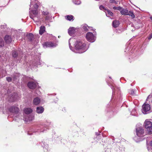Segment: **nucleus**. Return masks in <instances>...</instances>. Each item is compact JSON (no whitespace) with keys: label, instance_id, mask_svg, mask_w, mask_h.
<instances>
[{"label":"nucleus","instance_id":"1","mask_svg":"<svg viewBox=\"0 0 152 152\" xmlns=\"http://www.w3.org/2000/svg\"><path fill=\"white\" fill-rule=\"evenodd\" d=\"M75 48L76 50H79V53H83L85 52L87 50V48L86 47V44L83 41L80 40H77Z\"/></svg>","mask_w":152,"mask_h":152},{"label":"nucleus","instance_id":"2","mask_svg":"<svg viewBox=\"0 0 152 152\" xmlns=\"http://www.w3.org/2000/svg\"><path fill=\"white\" fill-rule=\"evenodd\" d=\"M145 127L149 134H152V123L149 121H145Z\"/></svg>","mask_w":152,"mask_h":152},{"label":"nucleus","instance_id":"3","mask_svg":"<svg viewBox=\"0 0 152 152\" xmlns=\"http://www.w3.org/2000/svg\"><path fill=\"white\" fill-rule=\"evenodd\" d=\"M86 37L87 40L91 42H93L95 40V37L91 32H88L86 34Z\"/></svg>","mask_w":152,"mask_h":152},{"label":"nucleus","instance_id":"4","mask_svg":"<svg viewBox=\"0 0 152 152\" xmlns=\"http://www.w3.org/2000/svg\"><path fill=\"white\" fill-rule=\"evenodd\" d=\"M151 109L150 105L148 104H144L142 106V112L144 114H146L149 113Z\"/></svg>","mask_w":152,"mask_h":152},{"label":"nucleus","instance_id":"5","mask_svg":"<svg viewBox=\"0 0 152 152\" xmlns=\"http://www.w3.org/2000/svg\"><path fill=\"white\" fill-rule=\"evenodd\" d=\"M137 135L139 137L143 136L144 135L143 129L141 126H137L136 129Z\"/></svg>","mask_w":152,"mask_h":152},{"label":"nucleus","instance_id":"6","mask_svg":"<svg viewBox=\"0 0 152 152\" xmlns=\"http://www.w3.org/2000/svg\"><path fill=\"white\" fill-rule=\"evenodd\" d=\"M38 12L37 10H33L31 11L30 17L34 20H35V19L36 18L38 15Z\"/></svg>","mask_w":152,"mask_h":152},{"label":"nucleus","instance_id":"7","mask_svg":"<svg viewBox=\"0 0 152 152\" xmlns=\"http://www.w3.org/2000/svg\"><path fill=\"white\" fill-rule=\"evenodd\" d=\"M31 6H33L35 10H37L38 8V1L36 0H31Z\"/></svg>","mask_w":152,"mask_h":152},{"label":"nucleus","instance_id":"8","mask_svg":"<svg viewBox=\"0 0 152 152\" xmlns=\"http://www.w3.org/2000/svg\"><path fill=\"white\" fill-rule=\"evenodd\" d=\"M44 46H46L48 47H53L56 46V44L51 42H48L45 43L43 45Z\"/></svg>","mask_w":152,"mask_h":152},{"label":"nucleus","instance_id":"9","mask_svg":"<svg viewBox=\"0 0 152 152\" xmlns=\"http://www.w3.org/2000/svg\"><path fill=\"white\" fill-rule=\"evenodd\" d=\"M27 86L30 88L34 89L36 87L37 84L34 82L31 81L28 83Z\"/></svg>","mask_w":152,"mask_h":152},{"label":"nucleus","instance_id":"10","mask_svg":"<svg viewBox=\"0 0 152 152\" xmlns=\"http://www.w3.org/2000/svg\"><path fill=\"white\" fill-rule=\"evenodd\" d=\"M19 111V109L17 107H12L10 108V112H12L15 114L18 113Z\"/></svg>","mask_w":152,"mask_h":152},{"label":"nucleus","instance_id":"11","mask_svg":"<svg viewBox=\"0 0 152 152\" xmlns=\"http://www.w3.org/2000/svg\"><path fill=\"white\" fill-rule=\"evenodd\" d=\"M18 97V95L17 94L14 93L12 95L11 97H10V101L14 102L16 101Z\"/></svg>","mask_w":152,"mask_h":152},{"label":"nucleus","instance_id":"12","mask_svg":"<svg viewBox=\"0 0 152 152\" xmlns=\"http://www.w3.org/2000/svg\"><path fill=\"white\" fill-rule=\"evenodd\" d=\"M75 32V29L74 27L70 28L68 31L69 34L71 36L73 35Z\"/></svg>","mask_w":152,"mask_h":152},{"label":"nucleus","instance_id":"13","mask_svg":"<svg viewBox=\"0 0 152 152\" xmlns=\"http://www.w3.org/2000/svg\"><path fill=\"white\" fill-rule=\"evenodd\" d=\"M44 110V108L42 107H37V108L36 112L38 113H42Z\"/></svg>","mask_w":152,"mask_h":152},{"label":"nucleus","instance_id":"14","mask_svg":"<svg viewBox=\"0 0 152 152\" xmlns=\"http://www.w3.org/2000/svg\"><path fill=\"white\" fill-rule=\"evenodd\" d=\"M129 10L126 9H122L121 10L120 12L122 15H128Z\"/></svg>","mask_w":152,"mask_h":152},{"label":"nucleus","instance_id":"15","mask_svg":"<svg viewBox=\"0 0 152 152\" xmlns=\"http://www.w3.org/2000/svg\"><path fill=\"white\" fill-rule=\"evenodd\" d=\"M119 25V22L116 20H114L112 23L113 26L114 28H116L118 27Z\"/></svg>","mask_w":152,"mask_h":152},{"label":"nucleus","instance_id":"16","mask_svg":"<svg viewBox=\"0 0 152 152\" xmlns=\"http://www.w3.org/2000/svg\"><path fill=\"white\" fill-rule=\"evenodd\" d=\"M109 4L108 5V7L109 8H110L111 5L110 4H118V1H116L115 0H109Z\"/></svg>","mask_w":152,"mask_h":152},{"label":"nucleus","instance_id":"17","mask_svg":"<svg viewBox=\"0 0 152 152\" xmlns=\"http://www.w3.org/2000/svg\"><path fill=\"white\" fill-rule=\"evenodd\" d=\"M82 28L83 29L86 31H89L88 28L90 29V30H92V27L88 26L87 24L84 25L83 26Z\"/></svg>","mask_w":152,"mask_h":152},{"label":"nucleus","instance_id":"18","mask_svg":"<svg viewBox=\"0 0 152 152\" xmlns=\"http://www.w3.org/2000/svg\"><path fill=\"white\" fill-rule=\"evenodd\" d=\"M27 37L30 41H32L34 39V36L32 33H29L27 34Z\"/></svg>","mask_w":152,"mask_h":152},{"label":"nucleus","instance_id":"19","mask_svg":"<svg viewBox=\"0 0 152 152\" xmlns=\"http://www.w3.org/2000/svg\"><path fill=\"white\" fill-rule=\"evenodd\" d=\"M40 102V99L38 97L35 98L33 101V103L35 105H37Z\"/></svg>","mask_w":152,"mask_h":152},{"label":"nucleus","instance_id":"20","mask_svg":"<svg viewBox=\"0 0 152 152\" xmlns=\"http://www.w3.org/2000/svg\"><path fill=\"white\" fill-rule=\"evenodd\" d=\"M24 112L25 113L28 114L32 112V110L30 108H27L24 109Z\"/></svg>","mask_w":152,"mask_h":152},{"label":"nucleus","instance_id":"21","mask_svg":"<svg viewBox=\"0 0 152 152\" xmlns=\"http://www.w3.org/2000/svg\"><path fill=\"white\" fill-rule=\"evenodd\" d=\"M45 27L44 26H41L40 27V29L39 31V34L40 35H42L45 31Z\"/></svg>","mask_w":152,"mask_h":152},{"label":"nucleus","instance_id":"22","mask_svg":"<svg viewBox=\"0 0 152 152\" xmlns=\"http://www.w3.org/2000/svg\"><path fill=\"white\" fill-rule=\"evenodd\" d=\"M65 18L67 20L72 21L73 20V17L72 15H68L65 17Z\"/></svg>","mask_w":152,"mask_h":152},{"label":"nucleus","instance_id":"23","mask_svg":"<svg viewBox=\"0 0 152 152\" xmlns=\"http://www.w3.org/2000/svg\"><path fill=\"white\" fill-rule=\"evenodd\" d=\"M105 12L107 16L108 15L109 16L110 15L112 16L113 15V13L111 11L107 9L106 10Z\"/></svg>","mask_w":152,"mask_h":152},{"label":"nucleus","instance_id":"24","mask_svg":"<svg viewBox=\"0 0 152 152\" xmlns=\"http://www.w3.org/2000/svg\"><path fill=\"white\" fill-rule=\"evenodd\" d=\"M128 15L131 16L132 18H135V16L133 12L131 11H128Z\"/></svg>","mask_w":152,"mask_h":152},{"label":"nucleus","instance_id":"25","mask_svg":"<svg viewBox=\"0 0 152 152\" xmlns=\"http://www.w3.org/2000/svg\"><path fill=\"white\" fill-rule=\"evenodd\" d=\"M4 39L6 43H9L10 42V36L6 35L4 37Z\"/></svg>","mask_w":152,"mask_h":152},{"label":"nucleus","instance_id":"26","mask_svg":"<svg viewBox=\"0 0 152 152\" xmlns=\"http://www.w3.org/2000/svg\"><path fill=\"white\" fill-rule=\"evenodd\" d=\"M12 56L14 58H16L18 56V53L16 51H13L12 53Z\"/></svg>","mask_w":152,"mask_h":152},{"label":"nucleus","instance_id":"27","mask_svg":"<svg viewBox=\"0 0 152 152\" xmlns=\"http://www.w3.org/2000/svg\"><path fill=\"white\" fill-rule=\"evenodd\" d=\"M113 9L115 10H118L120 11L122 9V7L120 6L118 7H114L113 8Z\"/></svg>","mask_w":152,"mask_h":152},{"label":"nucleus","instance_id":"28","mask_svg":"<svg viewBox=\"0 0 152 152\" xmlns=\"http://www.w3.org/2000/svg\"><path fill=\"white\" fill-rule=\"evenodd\" d=\"M4 42L2 39H0V47H2L4 46Z\"/></svg>","mask_w":152,"mask_h":152},{"label":"nucleus","instance_id":"29","mask_svg":"<svg viewBox=\"0 0 152 152\" xmlns=\"http://www.w3.org/2000/svg\"><path fill=\"white\" fill-rule=\"evenodd\" d=\"M99 9L102 10H104L105 12L106 11L107 9L105 8L104 6L102 5H101L99 6Z\"/></svg>","mask_w":152,"mask_h":152},{"label":"nucleus","instance_id":"30","mask_svg":"<svg viewBox=\"0 0 152 152\" xmlns=\"http://www.w3.org/2000/svg\"><path fill=\"white\" fill-rule=\"evenodd\" d=\"M6 27V26H0V30H1V31H3V30H4V29H5V28Z\"/></svg>","mask_w":152,"mask_h":152},{"label":"nucleus","instance_id":"31","mask_svg":"<svg viewBox=\"0 0 152 152\" xmlns=\"http://www.w3.org/2000/svg\"><path fill=\"white\" fill-rule=\"evenodd\" d=\"M42 13H43V15H45V16L48 15H49V12H47L43 11Z\"/></svg>","mask_w":152,"mask_h":152},{"label":"nucleus","instance_id":"32","mask_svg":"<svg viewBox=\"0 0 152 152\" xmlns=\"http://www.w3.org/2000/svg\"><path fill=\"white\" fill-rule=\"evenodd\" d=\"M45 20H49L50 19V17L48 15L46 16L45 17Z\"/></svg>","mask_w":152,"mask_h":152},{"label":"nucleus","instance_id":"33","mask_svg":"<svg viewBox=\"0 0 152 152\" xmlns=\"http://www.w3.org/2000/svg\"><path fill=\"white\" fill-rule=\"evenodd\" d=\"M152 98V96H151L149 95V96L147 99V100H148L149 99H150V100H151V99Z\"/></svg>","mask_w":152,"mask_h":152},{"label":"nucleus","instance_id":"34","mask_svg":"<svg viewBox=\"0 0 152 152\" xmlns=\"http://www.w3.org/2000/svg\"><path fill=\"white\" fill-rule=\"evenodd\" d=\"M129 93L132 95H133L134 94V91L132 90H131Z\"/></svg>","mask_w":152,"mask_h":152},{"label":"nucleus","instance_id":"35","mask_svg":"<svg viewBox=\"0 0 152 152\" xmlns=\"http://www.w3.org/2000/svg\"><path fill=\"white\" fill-rule=\"evenodd\" d=\"M152 38V34L148 37V39L150 40Z\"/></svg>","mask_w":152,"mask_h":152},{"label":"nucleus","instance_id":"36","mask_svg":"<svg viewBox=\"0 0 152 152\" xmlns=\"http://www.w3.org/2000/svg\"><path fill=\"white\" fill-rule=\"evenodd\" d=\"M7 80L8 82L10 81V77H7Z\"/></svg>","mask_w":152,"mask_h":152},{"label":"nucleus","instance_id":"37","mask_svg":"<svg viewBox=\"0 0 152 152\" xmlns=\"http://www.w3.org/2000/svg\"><path fill=\"white\" fill-rule=\"evenodd\" d=\"M150 145L151 146H152V140L150 143Z\"/></svg>","mask_w":152,"mask_h":152},{"label":"nucleus","instance_id":"38","mask_svg":"<svg viewBox=\"0 0 152 152\" xmlns=\"http://www.w3.org/2000/svg\"><path fill=\"white\" fill-rule=\"evenodd\" d=\"M7 112H9V111H10V109L9 108H8L7 109Z\"/></svg>","mask_w":152,"mask_h":152},{"label":"nucleus","instance_id":"39","mask_svg":"<svg viewBox=\"0 0 152 152\" xmlns=\"http://www.w3.org/2000/svg\"><path fill=\"white\" fill-rule=\"evenodd\" d=\"M150 19H151V20H152V16L150 17Z\"/></svg>","mask_w":152,"mask_h":152},{"label":"nucleus","instance_id":"40","mask_svg":"<svg viewBox=\"0 0 152 152\" xmlns=\"http://www.w3.org/2000/svg\"><path fill=\"white\" fill-rule=\"evenodd\" d=\"M69 47H70V44H69Z\"/></svg>","mask_w":152,"mask_h":152},{"label":"nucleus","instance_id":"41","mask_svg":"<svg viewBox=\"0 0 152 152\" xmlns=\"http://www.w3.org/2000/svg\"><path fill=\"white\" fill-rule=\"evenodd\" d=\"M10 81H11V79L10 78Z\"/></svg>","mask_w":152,"mask_h":152},{"label":"nucleus","instance_id":"42","mask_svg":"<svg viewBox=\"0 0 152 152\" xmlns=\"http://www.w3.org/2000/svg\"><path fill=\"white\" fill-rule=\"evenodd\" d=\"M1 57V55H0V58Z\"/></svg>","mask_w":152,"mask_h":152}]
</instances>
